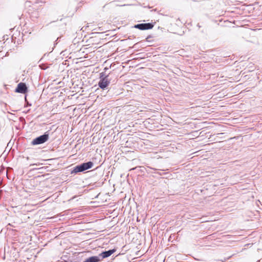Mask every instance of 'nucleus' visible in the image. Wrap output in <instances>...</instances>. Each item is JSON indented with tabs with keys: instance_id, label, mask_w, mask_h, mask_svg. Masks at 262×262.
<instances>
[{
	"instance_id": "7",
	"label": "nucleus",
	"mask_w": 262,
	"mask_h": 262,
	"mask_svg": "<svg viewBox=\"0 0 262 262\" xmlns=\"http://www.w3.org/2000/svg\"><path fill=\"white\" fill-rule=\"evenodd\" d=\"M108 69L106 67L104 68V71L100 73V79H111V73H106V72Z\"/></svg>"
},
{
	"instance_id": "18",
	"label": "nucleus",
	"mask_w": 262,
	"mask_h": 262,
	"mask_svg": "<svg viewBox=\"0 0 262 262\" xmlns=\"http://www.w3.org/2000/svg\"><path fill=\"white\" fill-rule=\"evenodd\" d=\"M4 54V52L3 51H1L0 52V57L2 56H4L3 55Z\"/></svg>"
},
{
	"instance_id": "1",
	"label": "nucleus",
	"mask_w": 262,
	"mask_h": 262,
	"mask_svg": "<svg viewBox=\"0 0 262 262\" xmlns=\"http://www.w3.org/2000/svg\"><path fill=\"white\" fill-rule=\"evenodd\" d=\"M50 132V130H49L46 132L43 135L37 137L36 138L33 139L31 143V145H40L48 141L49 139Z\"/></svg>"
},
{
	"instance_id": "3",
	"label": "nucleus",
	"mask_w": 262,
	"mask_h": 262,
	"mask_svg": "<svg viewBox=\"0 0 262 262\" xmlns=\"http://www.w3.org/2000/svg\"><path fill=\"white\" fill-rule=\"evenodd\" d=\"M116 251V249L114 248L110 249L107 251H103L100 253L98 255L95 256V257L98 258V261H101L103 259L106 258L110 256L112 254Z\"/></svg>"
},
{
	"instance_id": "13",
	"label": "nucleus",
	"mask_w": 262,
	"mask_h": 262,
	"mask_svg": "<svg viewBox=\"0 0 262 262\" xmlns=\"http://www.w3.org/2000/svg\"><path fill=\"white\" fill-rule=\"evenodd\" d=\"M231 257V256H229V257H227V258H223V259H221L220 260H221V261H225L226 260H227L229 259Z\"/></svg>"
},
{
	"instance_id": "5",
	"label": "nucleus",
	"mask_w": 262,
	"mask_h": 262,
	"mask_svg": "<svg viewBox=\"0 0 262 262\" xmlns=\"http://www.w3.org/2000/svg\"><path fill=\"white\" fill-rule=\"evenodd\" d=\"M111 79H100L98 82V86L102 90H106L111 83Z\"/></svg>"
},
{
	"instance_id": "4",
	"label": "nucleus",
	"mask_w": 262,
	"mask_h": 262,
	"mask_svg": "<svg viewBox=\"0 0 262 262\" xmlns=\"http://www.w3.org/2000/svg\"><path fill=\"white\" fill-rule=\"evenodd\" d=\"M28 91V88L25 82L19 83L15 89V92L21 94H25Z\"/></svg>"
},
{
	"instance_id": "8",
	"label": "nucleus",
	"mask_w": 262,
	"mask_h": 262,
	"mask_svg": "<svg viewBox=\"0 0 262 262\" xmlns=\"http://www.w3.org/2000/svg\"><path fill=\"white\" fill-rule=\"evenodd\" d=\"M80 172H83L80 164L74 167L71 171V174H76Z\"/></svg>"
},
{
	"instance_id": "16",
	"label": "nucleus",
	"mask_w": 262,
	"mask_h": 262,
	"mask_svg": "<svg viewBox=\"0 0 262 262\" xmlns=\"http://www.w3.org/2000/svg\"><path fill=\"white\" fill-rule=\"evenodd\" d=\"M60 38V37H58V38H57V39L55 40V42H54V46H55L56 45H57V43H58V40H59V39Z\"/></svg>"
},
{
	"instance_id": "14",
	"label": "nucleus",
	"mask_w": 262,
	"mask_h": 262,
	"mask_svg": "<svg viewBox=\"0 0 262 262\" xmlns=\"http://www.w3.org/2000/svg\"><path fill=\"white\" fill-rule=\"evenodd\" d=\"M151 38H152V36L149 35L147 36V37L146 38V40L148 41L149 39Z\"/></svg>"
},
{
	"instance_id": "9",
	"label": "nucleus",
	"mask_w": 262,
	"mask_h": 262,
	"mask_svg": "<svg viewBox=\"0 0 262 262\" xmlns=\"http://www.w3.org/2000/svg\"><path fill=\"white\" fill-rule=\"evenodd\" d=\"M98 258H97L95 256H91L84 259L82 262H99Z\"/></svg>"
},
{
	"instance_id": "10",
	"label": "nucleus",
	"mask_w": 262,
	"mask_h": 262,
	"mask_svg": "<svg viewBox=\"0 0 262 262\" xmlns=\"http://www.w3.org/2000/svg\"><path fill=\"white\" fill-rule=\"evenodd\" d=\"M152 169L155 171V172H154V173L158 174L159 176H163V175H165V174H168L167 172H164L163 170H162L160 171H157L158 170L156 169L153 168ZM151 172L153 173V172Z\"/></svg>"
},
{
	"instance_id": "15",
	"label": "nucleus",
	"mask_w": 262,
	"mask_h": 262,
	"mask_svg": "<svg viewBox=\"0 0 262 262\" xmlns=\"http://www.w3.org/2000/svg\"><path fill=\"white\" fill-rule=\"evenodd\" d=\"M42 164H40L39 163H34V164H30V166H34V165H41Z\"/></svg>"
},
{
	"instance_id": "20",
	"label": "nucleus",
	"mask_w": 262,
	"mask_h": 262,
	"mask_svg": "<svg viewBox=\"0 0 262 262\" xmlns=\"http://www.w3.org/2000/svg\"><path fill=\"white\" fill-rule=\"evenodd\" d=\"M197 27H198V28H200L201 27V26L200 25V24H198V25H197Z\"/></svg>"
},
{
	"instance_id": "22",
	"label": "nucleus",
	"mask_w": 262,
	"mask_h": 262,
	"mask_svg": "<svg viewBox=\"0 0 262 262\" xmlns=\"http://www.w3.org/2000/svg\"><path fill=\"white\" fill-rule=\"evenodd\" d=\"M157 11V9H153L152 10H151V11Z\"/></svg>"
},
{
	"instance_id": "23",
	"label": "nucleus",
	"mask_w": 262,
	"mask_h": 262,
	"mask_svg": "<svg viewBox=\"0 0 262 262\" xmlns=\"http://www.w3.org/2000/svg\"><path fill=\"white\" fill-rule=\"evenodd\" d=\"M44 168V167H41V168H39V169H43Z\"/></svg>"
},
{
	"instance_id": "25",
	"label": "nucleus",
	"mask_w": 262,
	"mask_h": 262,
	"mask_svg": "<svg viewBox=\"0 0 262 262\" xmlns=\"http://www.w3.org/2000/svg\"><path fill=\"white\" fill-rule=\"evenodd\" d=\"M256 262H259V260H257Z\"/></svg>"
},
{
	"instance_id": "11",
	"label": "nucleus",
	"mask_w": 262,
	"mask_h": 262,
	"mask_svg": "<svg viewBox=\"0 0 262 262\" xmlns=\"http://www.w3.org/2000/svg\"><path fill=\"white\" fill-rule=\"evenodd\" d=\"M39 67L41 69L43 70H45L49 68V67L48 66H47L46 64H43V63L40 64L39 65Z\"/></svg>"
},
{
	"instance_id": "6",
	"label": "nucleus",
	"mask_w": 262,
	"mask_h": 262,
	"mask_svg": "<svg viewBox=\"0 0 262 262\" xmlns=\"http://www.w3.org/2000/svg\"><path fill=\"white\" fill-rule=\"evenodd\" d=\"M82 171L84 172L89 169L92 168L94 166V163L92 161H88L80 164Z\"/></svg>"
},
{
	"instance_id": "2",
	"label": "nucleus",
	"mask_w": 262,
	"mask_h": 262,
	"mask_svg": "<svg viewBox=\"0 0 262 262\" xmlns=\"http://www.w3.org/2000/svg\"><path fill=\"white\" fill-rule=\"evenodd\" d=\"M156 24L154 23H141L135 25L133 28L138 29L140 30H147L152 29Z\"/></svg>"
},
{
	"instance_id": "21",
	"label": "nucleus",
	"mask_w": 262,
	"mask_h": 262,
	"mask_svg": "<svg viewBox=\"0 0 262 262\" xmlns=\"http://www.w3.org/2000/svg\"><path fill=\"white\" fill-rule=\"evenodd\" d=\"M34 169H38V168H36V167H35V168L32 169V170H34Z\"/></svg>"
},
{
	"instance_id": "24",
	"label": "nucleus",
	"mask_w": 262,
	"mask_h": 262,
	"mask_svg": "<svg viewBox=\"0 0 262 262\" xmlns=\"http://www.w3.org/2000/svg\"><path fill=\"white\" fill-rule=\"evenodd\" d=\"M147 7H148V8H151V7H150V6H148Z\"/></svg>"
},
{
	"instance_id": "17",
	"label": "nucleus",
	"mask_w": 262,
	"mask_h": 262,
	"mask_svg": "<svg viewBox=\"0 0 262 262\" xmlns=\"http://www.w3.org/2000/svg\"><path fill=\"white\" fill-rule=\"evenodd\" d=\"M49 55V53H45L43 55V56L40 59V60L39 61V62L41 61V60H42L43 58V57L45 56H46V55Z\"/></svg>"
},
{
	"instance_id": "12",
	"label": "nucleus",
	"mask_w": 262,
	"mask_h": 262,
	"mask_svg": "<svg viewBox=\"0 0 262 262\" xmlns=\"http://www.w3.org/2000/svg\"><path fill=\"white\" fill-rule=\"evenodd\" d=\"M31 105V103H29L28 101H26L25 107H28Z\"/></svg>"
},
{
	"instance_id": "19",
	"label": "nucleus",
	"mask_w": 262,
	"mask_h": 262,
	"mask_svg": "<svg viewBox=\"0 0 262 262\" xmlns=\"http://www.w3.org/2000/svg\"><path fill=\"white\" fill-rule=\"evenodd\" d=\"M60 262H73V261H68V260H63L61 261H60Z\"/></svg>"
}]
</instances>
